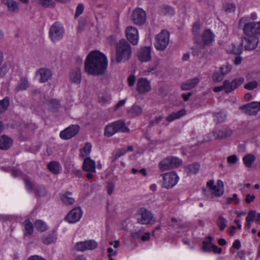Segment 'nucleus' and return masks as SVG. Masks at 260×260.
<instances>
[{
	"label": "nucleus",
	"mask_w": 260,
	"mask_h": 260,
	"mask_svg": "<svg viewBox=\"0 0 260 260\" xmlns=\"http://www.w3.org/2000/svg\"><path fill=\"white\" fill-rule=\"evenodd\" d=\"M107 68L106 56L99 51H92L87 56L84 69L88 75L99 76L104 74Z\"/></svg>",
	"instance_id": "1"
},
{
	"label": "nucleus",
	"mask_w": 260,
	"mask_h": 260,
	"mask_svg": "<svg viewBox=\"0 0 260 260\" xmlns=\"http://www.w3.org/2000/svg\"><path fill=\"white\" fill-rule=\"evenodd\" d=\"M208 190L205 189L203 193L205 196L209 198L219 197L224 193V184L222 180H217L215 182L210 180L207 182Z\"/></svg>",
	"instance_id": "2"
},
{
	"label": "nucleus",
	"mask_w": 260,
	"mask_h": 260,
	"mask_svg": "<svg viewBox=\"0 0 260 260\" xmlns=\"http://www.w3.org/2000/svg\"><path fill=\"white\" fill-rule=\"evenodd\" d=\"M116 60L117 63L127 60L132 54L129 44L125 39L120 40L116 44Z\"/></svg>",
	"instance_id": "3"
},
{
	"label": "nucleus",
	"mask_w": 260,
	"mask_h": 260,
	"mask_svg": "<svg viewBox=\"0 0 260 260\" xmlns=\"http://www.w3.org/2000/svg\"><path fill=\"white\" fill-rule=\"evenodd\" d=\"M249 17L247 16L240 19L239 25L240 27L243 25V30L247 36H255V34H260V21L249 22Z\"/></svg>",
	"instance_id": "4"
},
{
	"label": "nucleus",
	"mask_w": 260,
	"mask_h": 260,
	"mask_svg": "<svg viewBox=\"0 0 260 260\" xmlns=\"http://www.w3.org/2000/svg\"><path fill=\"white\" fill-rule=\"evenodd\" d=\"M170 32L166 30H162L155 37L154 47L158 51L165 50L170 43Z\"/></svg>",
	"instance_id": "5"
},
{
	"label": "nucleus",
	"mask_w": 260,
	"mask_h": 260,
	"mask_svg": "<svg viewBox=\"0 0 260 260\" xmlns=\"http://www.w3.org/2000/svg\"><path fill=\"white\" fill-rule=\"evenodd\" d=\"M128 131L129 129L128 127L126 126L124 121L118 120L116 122L110 123L106 126L104 135L107 137H110L118 132L124 133Z\"/></svg>",
	"instance_id": "6"
},
{
	"label": "nucleus",
	"mask_w": 260,
	"mask_h": 260,
	"mask_svg": "<svg viewBox=\"0 0 260 260\" xmlns=\"http://www.w3.org/2000/svg\"><path fill=\"white\" fill-rule=\"evenodd\" d=\"M64 32V30L62 25L59 22H55L50 28V38L53 42L58 41L62 38Z\"/></svg>",
	"instance_id": "7"
},
{
	"label": "nucleus",
	"mask_w": 260,
	"mask_h": 260,
	"mask_svg": "<svg viewBox=\"0 0 260 260\" xmlns=\"http://www.w3.org/2000/svg\"><path fill=\"white\" fill-rule=\"evenodd\" d=\"M162 186L166 188H171L175 186L179 180L177 173L172 171L165 173L162 175Z\"/></svg>",
	"instance_id": "8"
},
{
	"label": "nucleus",
	"mask_w": 260,
	"mask_h": 260,
	"mask_svg": "<svg viewBox=\"0 0 260 260\" xmlns=\"http://www.w3.org/2000/svg\"><path fill=\"white\" fill-rule=\"evenodd\" d=\"M146 12L140 8L135 9L132 14V20L133 22L138 25L144 24L146 21Z\"/></svg>",
	"instance_id": "9"
},
{
	"label": "nucleus",
	"mask_w": 260,
	"mask_h": 260,
	"mask_svg": "<svg viewBox=\"0 0 260 260\" xmlns=\"http://www.w3.org/2000/svg\"><path fill=\"white\" fill-rule=\"evenodd\" d=\"M80 131L78 125H72L60 132L59 136L64 140H68L75 136Z\"/></svg>",
	"instance_id": "10"
},
{
	"label": "nucleus",
	"mask_w": 260,
	"mask_h": 260,
	"mask_svg": "<svg viewBox=\"0 0 260 260\" xmlns=\"http://www.w3.org/2000/svg\"><path fill=\"white\" fill-rule=\"evenodd\" d=\"M98 246V243L93 240H88L77 242L74 247L76 251H84L86 250H92Z\"/></svg>",
	"instance_id": "11"
},
{
	"label": "nucleus",
	"mask_w": 260,
	"mask_h": 260,
	"mask_svg": "<svg viewBox=\"0 0 260 260\" xmlns=\"http://www.w3.org/2000/svg\"><path fill=\"white\" fill-rule=\"evenodd\" d=\"M244 81L243 77H239L235 79L232 81L225 80L224 83V91L227 93H230L234 91L239 86L243 84Z\"/></svg>",
	"instance_id": "12"
},
{
	"label": "nucleus",
	"mask_w": 260,
	"mask_h": 260,
	"mask_svg": "<svg viewBox=\"0 0 260 260\" xmlns=\"http://www.w3.org/2000/svg\"><path fill=\"white\" fill-rule=\"evenodd\" d=\"M239 109L247 114H256L260 110V102H252L240 107Z\"/></svg>",
	"instance_id": "13"
},
{
	"label": "nucleus",
	"mask_w": 260,
	"mask_h": 260,
	"mask_svg": "<svg viewBox=\"0 0 260 260\" xmlns=\"http://www.w3.org/2000/svg\"><path fill=\"white\" fill-rule=\"evenodd\" d=\"M127 39L133 45H137L139 40L138 31L135 27L129 26L125 30Z\"/></svg>",
	"instance_id": "14"
},
{
	"label": "nucleus",
	"mask_w": 260,
	"mask_h": 260,
	"mask_svg": "<svg viewBox=\"0 0 260 260\" xmlns=\"http://www.w3.org/2000/svg\"><path fill=\"white\" fill-rule=\"evenodd\" d=\"M258 43L256 36H248L242 39L241 45L246 50H253L257 47Z\"/></svg>",
	"instance_id": "15"
},
{
	"label": "nucleus",
	"mask_w": 260,
	"mask_h": 260,
	"mask_svg": "<svg viewBox=\"0 0 260 260\" xmlns=\"http://www.w3.org/2000/svg\"><path fill=\"white\" fill-rule=\"evenodd\" d=\"M82 211L80 207L72 209L67 215L66 218L70 223H75L81 218Z\"/></svg>",
	"instance_id": "16"
},
{
	"label": "nucleus",
	"mask_w": 260,
	"mask_h": 260,
	"mask_svg": "<svg viewBox=\"0 0 260 260\" xmlns=\"http://www.w3.org/2000/svg\"><path fill=\"white\" fill-rule=\"evenodd\" d=\"M36 75L40 76L39 81L40 83H45L50 79L52 76L51 71L47 68H40L36 72Z\"/></svg>",
	"instance_id": "17"
},
{
	"label": "nucleus",
	"mask_w": 260,
	"mask_h": 260,
	"mask_svg": "<svg viewBox=\"0 0 260 260\" xmlns=\"http://www.w3.org/2000/svg\"><path fill=\"white\" fill-rule=\"evenodd\" d=\"M83 171L88 172L96 173V164L94 160L90 157L85 158L82 165Z\"/></svg>",
	"instance_id": "18"
},
{
	"label": "nucleus",
	"mask_w": 260,
	"mask_h": 260,
	"mask_svg": "<svg viewBox=\"0 0 260 260\" xmlns=\"http://www.w3.org/2000/svg\"><path fill=\"white\" fill-rule=\"evenodd\" d=\"M200 80L199 78H194L184 82L181 84V88L183 90H190L196 87L199 83Z\"/></svg>",
	"instance_id": "19"
},
{
	"label": "nucleus",
	"mask_w": 260,
	"mask_h": 260,
	"mask_svg": "<svg viewBox=\"0 0 260 260\" xmlns=\"http://www.w3.org/2000/svg\"><path fill=\"white\" fill-rule=\"evenodd\" d=\"M2 3L6 5L8 11L11 13H17L19 10L18 4L15 0H1Z\"/></svg>",
	"instance_id": "20"
},
{
	"label": "nucleus",
	"mask_w": 260,
	"mask_h": 260,
	"mask_svg": "<svg viewBox=\"0 0 260 260\" xmlns=\"http://www.w3.org/2000/svg\"><path fill=\"white\" fill-rule=\"evenodd\" d=\"M59 197L62 203L67 206L72 205L75 202L73 193L70 191L60 194Z\"/></svg>",
	"instance_id": "21"
},
{
	"label": "nucleus",
	"mask_w": 260,
	"mask_h": 260,
	"mask_svg": "<svg viewBox=\"0 0 260 260\" xmlns=\"http://www.w3.org/2000/svg\"><path fill=\"white\" fill-rule=\"evenodd\" d=\"M70 79L72 82L79 84L82 79L81 70L79 68H76L73 70L70 75Z\"/></svg>",
	"instance_id": "22"
},
{
	"label": "nucleus",
	"mask_w": 260,
	"mask_h": 260,
	"mask_svg": "<svg viewBox=\"0 0 260 260\" xmlns=\"http://www.w3.org/2000/svg\"><path fill=\"white\" fill-rule=\"evenodd\" d=\"M137 91L139 94H145L146 92V78H140L137 83Z\"/></svg>",
	"instance_id": "23"
},
{
	"label": "nucleus",
	"mask_w": 260,
	"mask_h": 260,
	"mask_svg": "<svg viewBox=\"0 0 260 260\" xmlns=\"http://www.w3.org/2000/svg\"><path fill=\"white\" fill-rule=\"evenodd\" d=\"M48 108L49 111L56 112L60 107V102L56 99H50L47 102Z\"/></svg>",
	"instance_id": "24"
},
{
	"label": "nucleus",
	"mask_w": 260,
	"mask_h": 260,
	"mask_svg": "<svg viewBox=\"0 0 260 260\" xmlns=\"http://www.w3.org/2000/svg\"><path fill=\"white\" fill-rule=\"evenodd\" d=\"M186 114V111L185 109L180 110V111L172 113L168 116L166 118V120L168 122H172L173 120L179 119L182 116H184Z\"/></svg>",
	"instance_id": "25"
},
{
	"label": "nucleus",
	"mask_w": 260,
	"mask_h": 260,
	"mask_svg": "<svg viewBox=\"0 0 260 260\" xmlns=\"http://www.w3.org/2000/svg\"><path fill=\"white\" fill-rule=\"evenodd\" d=\"M29 86V83L26 77H22L20 79L17 85L15 87V91L19 92L20 91L26 90Z\"/></svg>",
	"instance_id": "26"
},
{
	"label": "nucleus",
	"mask_w": 260,
	"mask_h": 260,
	"mask_svg": "<svg viewBox=\"0 0 260 260\" xmlns=\"http://www.w3.org/2000/svg\"><path fill=\"white\" fill-rule=\"evenodd\" d=\"M12 144V140L7 136H2L0 138V149H8Z\"/></svg>",
	"instance_id": "27"
},
{
	"label": "nucleus",
	"mask_w": 260,
	"mask_h": 260,
	"mask_svg": "<svg viewBox=\"0 0 260 260\" xmlns=\"http://www.w3.org/2000/svg\"><path fill=\"white\" fill-rule=\"evenodd\" d=\"M138 222L142 224H146V208L143 207L139 209L137 215Z\"/></svg>",
	"instance_id": "28"
},
{
	"label": "nucleus",
	"mask_w": 260,
	"mask_h": 260,
	"mask_svg": "<svg viewBox=\"0 0 260 260\" xmlns=\"http://www.w3.org/2000/svg\"><path fill=\"white\" fill-rule=\"evenodd\" d=\"M209 135V137H208L205 139V142L210 141L214 139H222L225 136V133L221 130L216 131Z\"/></svg>",
	"instance_id": "29"
},
{
	"label": "nucleus",
	"mask_w": 260,
	"mask_h": 260,
	"mask_svg": "<svg viewBox=\"0 0 260 260\" xmlns=\"http://www.w3.org/2000/svg\"><path fill=\"white\" fill-rule=\"evenodd\" d=\"M212 238L210 236L207 237L203 242L202 249L205 252L212 251L214 244L212 243Z\"/></svg>",
	"instance_id": "30"
},
{
	"label": "nucleus",
	"mask_w": 260,
	"mask_h": 260,
	"mask_svg": "<svg viewBox=\"0 0 260 260\" xmlns=\"http://www.w3.org/2000/svg\"><path fill=\"white\" fill-rule=\"evenodd\" d=\"M214 40V35L209 30H207L202 35V41L205 44H209Z\"/></svg>",
	"instance_id": "31"
},
{
	"label": "nucleus",
	"mask_w": 260,
	"mask_h": 260,
	"mask_svg": "<svg viewBox=\"0 0 260 260\" xmlns=\"http://www.w3.org/2000/svg\"><path fill=\"white\" fill-rule=\"evenodd\" d=\"M200 166L198 163L189 165L185 167L186 173L189 175L196 174L200 170Z\"/></svg>",
	"instance_id": "32"
},
{
	"label": "nucleus",
	"mask_w": 260,
	"mask_h": 260,
	"mask_svg": "<svg viewBox=\"0 0 260 260\" xmlns=\"http://www.w3.org/2000/svg\"><path fill=\"white\" fill-rule=\"evenodd\" d=\"M159 167L161 171H166L172 169L170 156L167 157L161 161L159 164Z\"/></svg>",
	"instance_id": "33"
},
{
	"label": "nucleus",
	"mask_w": 260,
	"mask_h": 260,
	"mask_svg": "<svg viewBox=\"0 0 260 260\" xmlns=\"http://www.w3.org/2000/svg\"><path fill=\"white\" fill-rule=\"evenodd\" d=\"M127 112L131 116H137L142 113V109L138 105H134L129 110H127Z\"/></svg>",
	"instance_id": "34"
},
{
	"label": "nucleus",
	"mask_w": 260,
	"mask_h": 260,
	"mask_svg": "<svg viewBox=\"0 0 260 260\" xmlns=\"http://www.w3.org/2000/svg\"><path fill=\"white\" fill-rule=\"evenodd\" d=\"M255 156L252 154H248L243 158V163L247 168L251 167L252 163L255 161Z\"/></svg>",
	"instance_id": "35"
},
{
	"label": "nucleus",
	"mask_w": 260,
	"mask_h": 260,
	"mask_svg": "<svg viewBox=\"0 0 260 260\" xmlns=\"http://www.w3.org/2000/svg\"><path fill=\"white\" fill-rule=\"evenodd\" d=\"M47 167L51 173L54 174L59 173L60 167L58 162L56 161H51L48 164Z\"/></svg>",
	"instance_id": "36"
},
{
	"label": "nucleus",
	"mask_w": 260,
	"mask_h": 260,
	"mask_svg": "<svg viewBox=\"0 0 260 260\" xmlns=\"http://www.w3.org/2000/svg\"><path fill=\"white\" fill-rule=\"evenodd\" d=\"M56 240V237L54 234H51L48 235H44L42 238V242L48 245L53 243Z\"/></svg>",
	"instance_id": "37"
},
{
	"label": "nucleus",
	"mask_w": 260,
	"mask_h": 260,
	"mask_svg": "<svg viewBox=\"0 0 260 260\" xmlns=\"http://www.w3.org/2000/svg\"><path fill=\"white\" fill-rule=\"evenodd\" d=\"M91 150V145L86 143L84 147L80 150V156L83 158H86L90 153Z\"/></svg>",
	"instance_id": "38"
},
{
	"label": "nucleus",
	"mask_w": 260,
	"mask_h": 260,
	"mask_svg": "<svg viewBox=\"0 0 260 260\" xmlns=\"http://www.w3.org/2000/svg\"><path fill=\"white\" fill-rule=\"evenodd\" d=\"M26 233L25 235H31L34 232V226L29 219H26L23 222Z\"/></svg>",
	"instance_id": "39"
},
{
	"label": "nucleus",
	"mask_w": 260,
	"mask_h": 260,
	"mask_svg": "<svg viewBox=\"0 0 260 260\" xmlns=\"http://www.w3.org/2000/svg\"><path fill=\"white\" fill-rule=\"evenodd\" d=\"M35 226L36 229L41 232H44L48 229L46 224L41 220H36L35 223Z\"/></svg>",
	"instance_id": "40"
},
{
	"label": "nucleus",
	"mask_w": 260,
	"mask_h": 260,
	"mask_svg": "<svg viewBox=\"0 0 260 260\" xmlns=\"http://www.w3.org/2000/svg\"><path fill=\"white\" fill-rule=\"evenodd\" d=\"M9 106V99L8 97H5L2 100H0V114L5 112Z\"/></svg>",
	"instance_id": "41"
},
{
	"label": "nucleus",
	"mask_w": 260,
	"mask_h": 260,
	"mask_svg": "<svg viewBox=\"0 0 260 260\" xmlns=\"http://www.w3.org/2000/svg\"><path fill=\"white\" fill-rule=\"evenodd\" d=\"M132 237L135 239L141 238L143 241H146V234L144 233V230H140L132 233Z\"/></svg>",
	"instance_id": "42"
},
{
	"label": "nucleus",
	"mask_w": 260,
	"mask_h": 260,
	"mask_svg": "<svg viewBox=\"0 0 260 260\" xmlns=\"http://www.w3.org/2000/svg\"><path fill=\"white\" fill-rule=\"evenodd\" d=\"M126 153V149L124 148H121L118 149L116 151H115L113 153V156L111 157L112 161H115L119 157L124 155Z\"/></svg>",
	"instance_id": "43"
},
{
	"label": "nucleus",
	"mask_w": 260,
	"mask_h": 260,
	"mask_svg": "<svg viewBox=\"0 0 260 260\" xmlns=\"http://www.w3.org/2000/svg\"><path fill=\"white\" fill-rule=\"evenodd\" d=\"M38 4L45 8L54 7L55 6V3L53 0H38Z\"/></svg>",
	"instance_id": "44"
},
{
	"label": "nucleus",
	"mask_w": 260,
	"mask_h": 260,
	"mask_svg": "<svg viewBox=\"0 0 260 260\" xmlns=\"http://www.w3.org/2000/svg\"><path fill=\"white\" fill-rule=\"evenodd\" d=\"M255 212L253 211H249L246 218V226L248 229H250L251 223L254 221V216Z\"/></svg>",
	"instance_id": "45"
},
{
	"label": "nucleus",
	"mask_w": 260,
	"mask_h": 260,
	"mask_svg": "<svg viewBox=\"0 0 260 260\" xmlns=\"http://www.w3.org/2000/svg\"><path fill=\"white\" fill-rule=\"evenodd\" d=\"M217 224L220 230H223L227 226V220L223 217L220 216L218 217L217 221Z\"/></svg>",
	"instance_id": "46"
},
{
	"label": "nucleus",
	"mask_w": 260,
	"mask_h": 260,
	"mask_svg": "<svg viewBox=\"0 0 260 260\" xmlns=\"http://www.w3.org/2000/svg\"><path fill=\"white\" fill-rule=\"evenodd\" d=\"M219 71L221 73V74L223 75V76H225L226 75L230 73L232 71V66L226 63L225 64L221 66L219 69Z\"/></svg>",
	"instance_id": "47"
},
{
	"label": "nucleus",
	"mask_w": 260,
	"mask_h": 260,
	"mask_svg": "<svg viewBox=\"0 0 260 260\" xmlns=\"http://www.w3.org/2000/svg\"><path fill=\"white\" fill-rule=\"evenodd\" d=\"M138 57L142 62L146 61V47L141 48L138 53Z\"/></svg>",
	"instance_id": "48"
},
{
	"label": "nucleus",
	"mask_w": 260,
	"mask_h": 260,
	"mask_svg": "<svg viewBox=\"0 0 260 260\" xmlns=\"http://www.w3.org/2000/svg\"><path fill=\"white\" fill-rule=\"evenodd\" d=\"M170 159L172 169L178 167L182 165V161L178 157L170 156Z\"/></svg>",
	"instance_id": "49"
},
{
	"label": "nucleus",
	"mask_w": 260,
	"mask_h": 260,
	"mask_svg": "<svg viewBox=\"0 0 260 260\" xmlns=\"http://www.w3.org/2000/svg\"><path fill=\"white\" fill-rule=\"evenodd\" d=\"M224 77V76L221 74L218 70L215 71L214 73L212 76V79L215 82H219L223 80Z\"/></svg>",
	"instance_id": "50"
},
{
	"label": "nucleus",
	"mask_w": 260,
	"mask_h": 260,
	"mask_svg": "<svg viewBox=\"0 0 260 260\" xmlns=\"http://www.w3.org/2000/svg\"><path fill=\"white\" fill-rule=\"evenodd\" d=\"M223 9L224 10L228 13H231L235 11L236 9V7L235 5L233 3H228L225 4L223 5Z\"/></svg>",
	"instance_id": "51"
},
{
	"label": "nucleus",
	"mask_w": 260,
	"mask_h": 260,
	"mask_svg": "<svg viewBox=\"0 0 260 260\" xmlns=\"http://www.w3.org/2000/svg\"><path fill=\"white\" fill-rule=\"evenodd\" d=\"M239 160L238 157L235 155L233 154L227 157V162L229 166H232L237 163Z\"/></svg>",
	"instance_id": "52"
},
{
	"label": "nucleus",
	"mask_w": 260,
	"mask_h": 260,
	"mask_svg": "<svg viewBox=\"0 0 260 260\" xmlns=\"http://www.w3.org/2000/svg\"><path fill=\"white\" fill-rule=\"evenodd\" d=\"M158 61L156 60L151 61L149 64V68H147V72H151L154 71L157 68L158 66Z\"/></svg>",
	"instance_id": "53"
},
{
	"label": "nucleus",
	"mask_w": 260,
	"mask_h": 260,
	"mask_svg": "<svg viewBox=\"0 0 260 260\" xmlns=\"http://www.w3.org/2000/svg\"><path fill=\"white\" fill-rule=\"evenodd\" d=\"M84 5L82 4H79L76 8L75 17H79L84 11Z\"/></svg>",
	"instance_id": "54"
},
{
	"label": "nucleus",
	"mask_w": 260,
	"mask_h": 260,
	"mask_svg": "<svg viewBox=\"0 0 260 260\" xmlns=\"http://www.w3.org/2000/svg\"><path fill=\"white\" fill-rule=\"evenodd\" d=\"M257 86V83L255 81L250 82L246 84L244 86L245 89L248 90H252L255 88Z\"/></svg>",
	"instance_id": "55"
},
{
	"label": "nucleus",
	"mask_w": 260,
	"mask_h": 260,
	"mask_svg": "<svg viewBox=\"0 0 260 260\" xmlns=\"http://www.w3.org/2000/svg\"><path fill=\"white\" fill-rule=\"evenodd\" d=\"M226 203L228 204L234 203V204H238L239 203V200L238 198L237 194L234 193L233 196L232 198H228L226 200Z\"/></svg>",
	"instance_id": "56"
},
{
	"label": "nucleus",
	"mask_w": 260,
	"mask_h": 260,
	"mask_svg": "<svg viewBox=\"0 0 260 260\" xmlns=\"http://www.w3.org/2000/svg\"><path fill=\"white\" fill-rule=\"evenodd\" d=\"M156 221L155 217L151 213L147 212V224H153Z\"/></svg>",
	"instance_id": "57"
},
{
	"label": "nucleus",
	"mask_w": 260,
	"mask_h": 260,
	"mask_svg": "<svg viewBox=\"0 0 260 260\" xmlns=\"http://www.w3.org/2000/svg\"><path fill=\"white\" fill-rule=\"evenodd\" d=\"M8 72L7 68L6 66H0V78H4Z\"/></svg>",
	"instance_id": "58"
},
{
	"label": "nucleus",
	"mask_w": 260,
	"mask_h": 260,
	"mask_svg": "<svg viewBox=\"0 0 260 260\" xmlns=\"http://www.w3.org/2000/svg\"><path fill=\"white\" fill-rule=\"evenodd\" d=\"M114 186L115 185L113 182H110L108 183L107 189L108 194L111 195L113 193L114 189Z\"/></svg>",
	"instance_id": "59"
},
{
	"label": "nucleus",
	"mask_w": 260,
	"mask_h": 260,
	"mask_svg": "<svg viewBox=\"0 0 260 260\" xmlns=\"http://www.w3.org/2000/svg\"><path fill=\"white\" fill-rule=\"evenodd\" d=\"M215 117L217 121L219 122H222L224 120L226 117V115L223 113H217L215 115Z\"/></svg>",
	"instance_id": "60"
},
{
	"label": "nucleus",
	"mask_w": 260,
	"mask_h": 260,
	"mask_svg": "<svg viewBox=\"0 0 260 260\" xmlns=\"http://www.w3.org/2000/svg\"><path fill=\"white\" fill-rule=\"evenodd\" d=\"M255 199V196L254 194H247L246 196L245 202L247 204H250L253 202Z\"/></svg>",
	"instance_id": "61"
},
{
	"label": "nucleus",
	"mask_w": 260,
	"mask_h": 260,
	"mask_svg": "<svg viewBox=\"0 0 260 260\" xmlns=\"http://www.w3.org/2000/svg\"><path fill=\"white\" fill-rule=\"evenodd\" d=\"M179 226L181 228L180 231H178V232L180 234L183 233L184 231H186L187 229L188 228L189 225L186 223H180Z\"/></svg>",
	"instance_id": "62"
},
{
	"label": "nucleus",
	"mask_w": 260,
	"mask_h": 260,
	"mask_svg": "<svg viewBox=\"0 0 260 260\" xmlns=\"http://www.w3.org/2000/svg\"><path fill=\"white\" fill-rule=\"evenodd\" d=\"M250 211H253L255 212L254 216V221L260 225V213L256 212V211L255 210H250Z\"/></svg>",
	"instance_id": "63"
},
{
	"label": "nucleus",
	"mask_w": 260,
	"mask_h": 260,
	"mask_svg": "<svg viewBox=\"0 0 260 260\" xmlns=\"http://www.w3.org/2000/svg\"><path fill=\"white\" fill-rule=\"evenodd\" d=\"M27 260H46V259L39 255H32V256H30V257H29L28 258Z\"/></svg>",
	"instance_id": "64"
}]
</instances>
